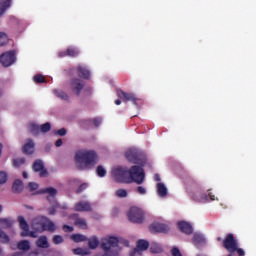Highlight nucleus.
<instances>
[{
  "instance_id": "nucleus-1",
  "label": "nucleus",
  "mask_w": 256,
  "mask_h": 256,
  "mask_svg": "<svg viewBox=\"0 0 256 256\" xmlns=\"http://www.w3.org/2000/svg\"><path fill=\"white\" fill-rule=\"evenodd\" d=\"M74 159L79 171H87L95 167L97 163V152L94 150H78Z\"/></svg>"
},
{
  "instance_id": "nucleus-2",
  "label": "nucleus",
  "mask_w": 256,
  "mask_h": 256,
  "mask_svg": "<svg viewBox=\"0 0 256 256\" xmlns=\"http://www.w3.org/2000/svg\"><path fill=\"white\" fill-rule=\"evenodd\" d=\"M31 227L33 231H36L37 233H45V231L55 233V231H57L55 222L51 221V219L46 216H37L34 218L32 220Z\"/></svg>"
},
{
  "instance_id": "nucleus-3",
  "label": "nucleus",
  "mask_w": 256,
  "mask_h": 256,
  "mask_svg": "<svg viewBox=\"0 0 256 256\" xmlns=\"http://www.w3.org/2000/svg\"><path fill=\"white\" fill-rule=\"evenodd\" d=\"M130 183H136L137 185H143L145 181V170L141 166H132L129 169Z\"/></svg>"
},
{
  "instance_id": "nucleus-4",
  "label": "nucleus",
  "mask_w": 256,
  "mask_h": 256,
  "mask_svg": "<svg viewBox=\"0 0 256 256\" xmlns=\"http://www.w3.org/2000/svg\"><path fill=\"white\" fill-rule=\"evenodd\" d=\"M112 176L117 183H131L129 169L127 167L114 168L112 170Z\"/></svg>"
},
{
  "instance_id": "nucleus-5",
  "label": "nucleus",
  "mask_w": 256,
  "mask_h": 256,
  "mask_svg": "<svg viewBox=\"0 0 256 256\" xmlns=\"http://www.w3.org/2000/svg\"><path fill=\"white\" fill-rule=\"evenodd\" d=\"M128 219L131 223H143L145 213H143V210L138 207H132L128 212Z\"/></svg>"
},
{
  "instance_id": "nucleus-6",
  "label": "nucleus",
  "mask_w": 256,
  "mask_h": 256,
  "mask_svg": "<svg viewBox=\"0 0 256 256\" xmlns=\"http://www.w3.org/2000/svg\"><path fill=\"white\" fill-rule=\"evenodd\" d=\"M18 222L20 225V229H22L21 237H32L33 239H37V231H30L29 230V224L27 223V220H25V217L19 216Z\"/></svg>"
},
{
  "instance_id": "nucleus-7",
  "label": "nucleus",
  "mask_w": 256,
  "mask_h": 256,
  "mask_svg": "<svg viewBox=\"0 0 256 256\" xmlns=\"http://www.w3.org/2000/svg\"><path fill=\"white\" fill-rule=\"evenodd\" d=\"M125 157L127 161H129V163H133L134 165H143V163H145V161H143V156L141 155V152L137 150H127L125 152Z\"/></svg>"
},
{
  "instance_id": "nucleus-8",
  "label": "nucleus",
  "mask_w": 256,
  "mask_h": 256,
  "mask_svg": "<svg viewBox=\"0 0 256 256\" xmlns=\"http://www.w3.org/2000/svg\"><path fill=\"white\" fill-rule=\"evenodd\" d=\"M16 61L17 53L15 52V50H10L0 56V63L3 65V67H11V65H13V63H15Z\"/></svg>"
},
{
  "instance_id": "nucleus-9",
  "label": "nucleus",
  "mask_w": 256,
  "mask_h": 256,
  "mask_svg": "<svg viewBox=\"0 0 256 256\" xmlns=\"http://www.w3.org/2000/svg\"><path fill=\"white\" fill-rule=\"evenodd\" d=\"M85 88V82L79 78H72L70 81V91L77 97L81 95V91Z\"/></svg>"
},
{
  "instance_id": "nucleus-10",
  "label": "nucleus",
  "mask_w": 256,
  "mask_h": 256,
  "mask_svg": "<svg viewBox=\"0 0 256 256\" xmlns=\"http://www.w3.org/2000/svg\"><path fill=\"white\" fill-rule=\"evenodd\" d=\"M116 94H117V97L119 99H123V101H125V102L132 101V103L136 107H139V104L137 103V101H139V99L137 98V96H135V94H133V93H126L125 91H123L121 89H117L116 90Z\"/></svg>"
},
{
  "instance_id": "nucleus-11",
  "label": "nucleus",
  "mask_w": 256,
  "mask_h": 256,
  "mask_svg": "<svg viewBox=\"0 0 256 256\" xmlns=\"http://www.w3.org/2000/svg\"><path fill=\"white\" fill-rule=\"evenodd\" d=\"M192 199L194 201H197L198 203H203V201H215V195L213 193H209L208 195L206 193H203L201 190H198L192 194Z\"/></svg>"
},
{
  "instance_id": "nucleus-12",
  "label": "nucleus",
  "mask_w": 256,
  "mask_h": 256,
  "mask_svg": "<svg viewBox=\"0 0 256 256\" xmlns=\"http://www.w3.org/2000/svg\"><path fill=\"white\" fill-rule=\"evenodd\" d=\"M74 211H78L79 213H89L93 211L91 207V203L89 201H80L75 204Z\"/></svg>"
},
{
  "instance_id": "nucleus-13",
  "label": "nucleus",
  "mask_w": 256,
  "mask_h": 256,
  "mask_svg": "<svg viewBox=\"0 0 256 256\" xmlns=\"http://www.w3.org/2000/svg\"><path fill=\"white\" fill-rule=\"evenodd\" d=\"M150 233H167L169 231V226L167 224L155 222L149 227Z\"/></svg>"
},
{
  "instance_id": "nucleus-14",
  "label": "nucleus",
  "mask_w": 256,
  "mask_h": 256,
  "mask_svg": "<svg viewBox=\"0 0 256 256\" xmlns=\"http://www.w3.org/2000/svg\"><path fill=\"white\" fill-rule=\"evenodd\" d=\"M149 249V241L140 239L137 241L136 248L132 252V256L141 255L142 251H147Z\"/></svg>"
},
{
  "instance_id": "nucleus-15",
  "label": "nucleus",
  "mask_w": 256,
  "mask_h": 256,
  "mask_svg": "<svg viewBox=\"0 0 256 256\" xmlns=\"http://www.w3.org/2000/svg\"><path fill=\"white\" fill-rule=\"evenodd\" d=\"M177 226L179 231H181V233H184V235H192L193 226L191 225V223L187 221H180L177 223Z\"/></svg>"
},
{
  "instance_id": "nucleus-16",
  "label": "nucleus",
  "mask_w": 256,
  "mask_h": 256,
  "mask_svg": "<svg viewBox=\"0 0 256 256\" xmlns=\"http://www.w3.org/2000/svg\"><path fill=\"white\" fill-rule=\"evenodd\" d=\"M32 169L35 173H40V177H45V175H47V169H45V165L42 160H36L32 165Z\"/></svg>"
},
{
  "instance_id": "nucleus-17",
  "label": "nucleus",
  "mask_w": 256,
  "mask_h": 256,
  "mask_svg": "<svg viewBox=\"0 0 256 256\" xmlns=\"http://www.w3.org/2000/svg\"><path fill=\"white\" fill-rule=\"evenodd\" d=\"M192 243L199 249L200 247H203L206 243L207 240L205 239V236L201 233H195L192 238Z\"/></svg>"
},
{
  "instance_id": "nucleus-18",
  "label": "nucleus",
  "mask_w": 256,
  "mask_h": 256,
  "mask_svg": "<svg viewBox=\"0 0 256 256\" xmlns=\"http://www.w3.org/2000/svg\"><path fill=\"white\" fill-rule=\"evenodd\" d=\"M47 193V200L51 201V199H55V197H57V189L53 188V187H48V188H44V189H40L37 191V195H43Z\"/></svg>"
},
{
  "instance_id": "nucleus-19",
  "label": "nucleus",
  "mask_w": 256,
  "mask_h": 256,
  "mask_svg": "<svg viewBox=\"0 0 256 256\" xmlns=\"http://www.w3.org/2000/svg\"><path fill=\"white\" fill-rule=\"evenodd\" d=\"M77 73L81 79H86V80L91 79V72L89 71V69H87V67L79 65L77 67Z\"/></svg>"
},
{
  "instance_id": "nucleus-20",
  "label": "nucleus",
  "mask_w": 256,
  "mask_h": 256,
  "mask_svg": "<svg viewBox=\"0 0 256 256\" xmlns=\"http://www.w3.org/2000/svg\"><path fill=\"white\" fill-rule=\"evenodd\" d=\"M22 151L25 155H33L35 152V143L33 140H28V142L24 144Z\"/></svg>"
},
{
  "instance_id": "nucleus-21",
  "label": "nucleus",
  "mask_w": 256,
  "mask_h": 256,
  "mask_svg": "<svg viewBox=\"0 0 256 256\" xmlns=\"http://www.w3.org/2000/svg\"><path fill=\"white\" fill-rule=\"evenodd\" d=\"M36 245L40 249H49V241L47 240V236H40L36 241Z\"/></svg>"
},
{
  "instance_id": "nucleus-22",
  "label": "nucleus",
  "mask_w": 256,
  "mask_h": 256,
  "mask_svg": "<svg viewBox=\"0 0 256 256\" xmlns=\"http://www.w3.org/2000/svg\"><path fill=\"white\" fill-rule=\"evenodd\" d=\"M23 192V181L17 179L12 185V193H22Z\"/></svg>"
},
{
  "instance_id": "nucleus-23",
  "label": "nucleus",
  "mask_w": 256,
  "mask_h": 256,
  "mask_svg": "<svg viewBox=\"0 0 256 256\" xmlns=\"http://www.w3.org/2000/svg\"><path fill=\"white\" fill-rule=\"evenodd\" d=\"M17 249H19V251H29V249H31V244L29 243V240H21L20 242H18Z\"/></svg>"
},
{
  "instance_id": "nucleus-24",
  "label": "nucleus",
  "mask_w": 256,
  "mask_h": 256,
  "mask_svg": "<svg viewBox=\"0 0 256 256\" xmlns=\"http://www.w3.org/2000/svg\"><path fill=\"white\" fill-rule=\"evenodd\" d=\"M53 93L56 97H58V99H61L62 101H69V95L66 94L65 91L55 89V90H53Z\"/></svg>"
},
{
  "instance_id": "nucleus-25",
  "label": "nucleus",
  "mask_w": 256,
  "mask_h": 256,
  "mask_svg": "<svg viewBox=\"0 0 256 256\" xmlns=\"http://www.w3.org/2000/svg\"><path fill=\"white\" fill-rule=\"evenodd\" d=\"M0 225H2L3 229H11V227H13V219L0 218Z\"/></svg>"
},
{
  "instance_id": "nucleus-26",
  "label": "nucleus",
  "mask_w": 256,
  "mask_h": 256,
  "mask_svg": "<svg viewBox=\"0 0 256 256\" xmlns=\"http://www.w3.org/2000/svg\"><path fill=\"white\" fill-rule=\"evenodd\" d=\"M74 225L79 229H88L87 220H85L84 218L77 217L74 221Z\"/></svg>"
},
{
  "instance_id": "nucleus-27",
  "label": "nucleus",
  "mask_w": 256,
  "mask_h": 256,
  "mask_svg": "<svg viewBox=\"0 0 256 256\" xmlns=\"http://www.w3.org/2000/svg\"><path fill=\"white\" fill-rule=\"evenodd\" d=\"M157 192L160 197H167V187H165V184L158 183Z\"/></svg>"
},
{
  "instance_id": "nucleus-28",
  "label": "nucleus",
  "mask_w": 256,
  "mask_h": 256,
  "mask_svg": "<svg viewBox=\"0 0 256 256\" xmlns=\"http://www.w3.org/2000/svg\"><path fill=\"white\" fill-rule=\"evenodd\" d=\"M150 252L154 254L163 253V248L158 243L152 242L150 245Z\"/></svg>"
},
{
  "instance_id": "nucleus-29",
  "label": "nucleus",
  "mask_w": 256,
  "mask_h": 256,
  "mask_svg": "<svg viewBox=\"0 0 256 256\" xmlns=\"http://www.w3.org/2000/svg\"><path fill=\"white\" fill-rule=\"evenodd\" d=\"M88 246L89 249H95L96 247H99V239L96 236L91 237L88 239Z\"/></svg>"
},
{
  "instance_id": "nucleus-30",
  "label": "nucleus",
  "mask_w": 256,
  "mask_h": 256,
  "mask_svg": "<svg viewBox=\"0 0 256 256\" xmlns=\"http://www.w3.org/2000/svg\"><path fill=\"white\" fill-rule=\"evenodd\" d=\"M68 57H79V48L70 46L67 48Z\"/></svg>"
},
{
  "instance_id": "nucleus-31",
  "label": "nucleus",
  "mask_w": 256,
  "mask_h": 256,
  "mask_svg": "<svg viewBox=\"0 0 256 256\" xmlns=\"http://www.w3.org/2000/svg\"><path fill=\"white\" fill-rule=\"evenodd\" d=\"M71 239H73L75 243H81L83 241H88L87 236H85L83 234H73L71 236Z\"/></svg>"
},
{
  "instance_id": "nucleus-32",
  "label": "nucleus",
  "mask_w": 256,
  "mask_h": 256,
  "mask_svg": "<svg viewBox=\"0 0 256 256\" xmlns=\"http://www.w3.org/2000/svg\"><path fill=\"white\" fill-rule=\"evenodd\" d=\"M9 43V36L5 32H0V47H4Z\"/></svg>"
},
{
  "instance_id": "nucleus-33",
  "label": "nucleus",
  "mask_w": 256,
  "mask_h": 256,
  "mask_svg": "<svg viewBox=\"0 0 256 256\" xmlns=\"http://www.w3.org/2000/svg\"><path fill=\"white\" fill-rule=\"evenodd\" d=\"M9 7H11V0H6L3 4H0V17L7 11V9H9Z\"/></svg>"
},
{
  "instance_id": "nucleus-34",
  "label": "nucleus",
  "mask_w": 256,
  "mask_h": 256,
  "mask_svg": "<svg viewBox=\"0 0 256 256\" xmlns=\"http://www.w3.org/2000/svg\"><path fill=\"white\" fill-rule=\"evenodd\" d=\"M29 131L32 135H39V133H41V128L37 124H30Z\"/></svg>"
},
{
  "instance_id": "nucleus-35",
  "label": "nucleus",
  "mask_w": 256,
  "mask_h": 256,
  "mask_svg": "<svg viewBox=\"0 0 256 256\" xmlns=\"http://www.w3.org/2000/svg\"><path fill=\"white\" fill-rule=\"evenodd\" d=\"M72 251H73L74 255H81V256L89 255V251H87L83 248H75Z\"/></svg>"
},
{
  "instance_id": "nucleus-36",
  "label": "nucleus",
  "mask_w": 256,
  "mask_h": 256,
  "mask_svg": "<svg viewBox=\"0 0 256 256\" xmlns=\"http://www.w3.org/2000/svg\"><path fill=\"white\" fill-rule=\"evenodd\" d=\"M9 235L0 229V242L1 243H9Z\"/></svg>"
},
{
  "instance_id": "nucleus-37",
  "label": "nucleus",
  "mask_w": 256,
  "mask_h": 256,
  "mask_svg": "<svg viewBox=\"0 0 256 256\" xmlns=\"http://www.w3.org/2000/svg\"><path fill=\"white\" fill-rule=\"evenodd\" d=\"M41 133H49L51 131V123L46 122L40 126Z\"/></svg>"
},
{
  "instance_id": "nucleus-38",
  "label": "nucleus",
  "mask_w": 256,
  "mask_h": 256,
  "mask_svg": "<svg viewBox=\"0 0 256 256\" xmlns=\"http://www.w3.org/2000/svg\"><path fill=\"white\" fill-rule=\"evenodd\" d=\"M25 158H15L13 160V165L14 167H21V165H25Z\"/></svg>"
},
{
  "instance_id": "nucleus-39",
  "label": "nucleus",
  "mask_w": 256,
  "mask_h": 256,
  "mask_svg": "<svg viewBox=\"0 0 256 256\" xmlns=\"http://www.w3.org/2000/svg\"><path fill=\"white\" fill-rule=\"evenodd\" d=\"M33 81L34 83H45L46 80H45V76L44 75H41V74H37L33 77Z\"/></svg>"
},
{
  "instance_id": "nucleus-40",
  "label": "nucleus",
  "mask_w": 256,
  "mask_h": 256,
  "mask_svg": "<svg viewBox=\"0 0 256 256\" xmlns=\"http://www.w3.org/2000/svg\"><path fill=\"white\" fill-rule=\"evenodd\" d=\"M96 173L98 177H105L107 175V170H105L103 166H98L96 169Z\"/></svg>"
},
{
  "instance_id": "nucleus-41",
  "label": "nucleus",
  "mask_w": 256,
  "mask_h": 256,
  "mask_svg": "<svg viewBox=\"0 0 256 256\" xmlns=\"http://www.w3.org/2000/svg\"><path fill=\"white\" fill-rule=\"evenodd\" d=\"M54 245H61V243H63V236L61 235H55L52 239Z\"/></svg>"
},
{
  "instance_id": "nucleus-42",
  "label": "nucleus",
  "mask_w": 256,
  "mask_h": 256,
  "mask_svg": "<svg viewBox=\"0 0 256 256\" xmlns=\"http://www.w3.org/2000/svg\"><path fill=\"white\" fill-rule=\"evenodd\" d=\"M170 253L172 256H183V254L181 253V250H179L177 246L172 247Z\"/></svg>"
},
{
  "instance_id": "nucleus-43",
  "label": "nucleus",
  "mask_w": 256,
  "mask_h": 256,
  "mask_svg": "<svg viewBox=\"0 0 256 256\" xmlns=\"http://www.w3.org/2000/svg\"><path fill=\"white\" fill-rule=\"evenodd\" d=\"M116 196H117V197H120V198H125V197H127V190H125V189H118V190L116 191Z\"/></svg>"
},
{
  "instance_id": "nucleus-44",
  "label": "nucleus",
  "mask_w": 256,
  "mask_h": 256,
  "mask_svg": "<svg viewBox=\"0 0 256 256\" xmlns=\"http://www.w3.org/2000/svg\"><path fill=\"white\" fill-rule=\"evenodd\" d=\"M7 183V173L0 172V185Z\"/></svg>"
},
{
  "instance_id": "nucleus-45",
  "label": "nucleus",
  "mask_w": 256,
  "mask_h": 256,
  "mask_svg": "<svg viewBox=\"0 0 256 256\" xmlns=\"http://www.w3.org/2000/svg\"><path fill=\"white\" fill-rule=\"evenodd\" d=\"M28 187H29L30 191H37L39 189V184H37L35 182H30L28 184Z\"/></svg>"
},
{
  "instance_id": "nucleus-46",
  "label": "nucleus",
  "mask_w": 256,
  "mask_h": 256,
  "mask_svg": "<svg viewBox=\"0 0 256 256\" xmlns=\"http://www.w3.org/2000/svg\"><path fill=\"white\" fill-rule=\"evenodd\" d=\"M88 185L87 183H83L81 184L78 189L76 190V193L79 194V193H83V191H85V189H87Z\"/></svg>"
},
{
  "instance_id": "nucleus-47",
  "label": "nucleus",
  "mask_w": 256,
  "mask_h": 256,
  "mask_svg": "<svg viewBox=\"0 0 256 256\" xmlns=\"http://www.w3.org/2000/svg\"><path fill=\"white\" fill-rule=\"evenodd\" d=\"M63 231L65 233H73V226H69L67 224H65L63 227H62Z\"/></svg>"
},
{
  "instance_id": "nucleus-48",
  "label": "nucleus",
  "mask_w": 256,
  "mask_h": 256,
  "mask_svg": "<svg viewBox=\"0 0 256 256\" xmlns=\"http://www.w3.org/2000/svg\"><path fill=\"white\" fill-rule=\"evenodd\" d=\"M56 135H59L60 137H65V135H67V130L65 128H61L56 132Z\"/></svg>"
},
{
  "instance_id": "nucleus-49",
  "label": "nucleus",
  "mask_w": 256,
  "mask_h": 256,
  "mask_svg": "<svg viewBox=\"0 0 256 256\" xmlns=\"http://www.w3.org/2000/svg\"><path fill=\"white\" fill-rule=\"evenodd\" d=\"M137 193H139V195H145L147 193V189H145L143 186H138Z\"/></svg>"
},
{
  "instance_id": "nucleus-50",
  "label": "nucleus",
  "mask_w": 256,
  "mask_h": 256,
  "mask_svg": "<svg viewBox=\"0 0 256 256\" xmlns=\"http://www.w3.org/2000/svg\"><path fill=\"white\" fill-rule=\"evenodd\" d=\"M49 215H55L57 213V205L52 206L48 209Z\"/></svg>"
},
{
  "instance_id": "nucleus-51",
  "label": "nucleus",
  "mask_w": 256,
  "mask_h": 256,
  "mask_svg": "<svg viewBox=\"0 0 256 256\" xmlns=\"http://www.w3.org/2000/svg\"><path fill=\"white\" fill-rule=\"evenodd\" d=\"M102 121L103 120L101 118L97 117V118L93 119V124L95 127H99V125H101Z\"/></svg>"
},
{
  "instance_id": "nucleus-52",
  "label": "nucleus",
  "mask_w": 256,
  "mask_h": 256,
  "mask_svg": "<svg viewBox=\"0 0 256 256\" xmlns=\"http://www.w3.org/2000/svg\"><path fill=\"white\" fill-rule=\"evenodd\" d=\"M59 57H69V53H67V49L66 51H61L58 53Z\"/></svg>"
},
{
  "instance_id": "nucleus-53",
  "label": "nucleus",
  "mask_w": 256,
  "mask_h": 256,
  "mask_svg": "<svg viewBox=\"0 0 256 256\" xmlns=\"http://www.w3.org/2000/svg\"><path fill=\"white\" fill-rule=\"evenodd\" d=\"M61 145H63V140H62V139H58V140L55 142V146H56V147H61Z\"/></svg>"
},
{
  "instance_id": "nucleus-54",
  "label": "nucleus",
  "mask_w": 256,
  "mask_h": 256,
  "mask_svg": "<svg viewBox=\"0 0 256 256\" xmlns=\"http://www.w3.org/2000/svg\"><path fill=\"white\" fill-rule=\"evenodd\" d=\"M154 179L155 181H161V176L159 174H155Z\"/></svg>"
},
{
  "instance_id": "nucleus-55",
  "label": "nucleus",
  "mask_w": 256,
  "mask_h": 256,
  "mask_svg": "<svg viewBox=\"0 0 256 256\" xmlns=\"http://www.w3.org/2000/svg\"><path fill=\"white\" fill-rule=\"evenodd\" d=\"M22 177H23L24 179H27V177H29V175L27 174L26 171H24V172L22 173Z\"/></svg>"
},
{
  "instance_id": "nucleus-56",
  "label": "nucleus",
  "mask_w": 256,
  "mask_h": 256,
  "mask_svg": "<svg viewBox=\"0 0 256 256\" xmlns=\"http://www.w3.org/2000/svg\"><path fill=\"white\" fill-rule=\"evenodd\" d=\"M115 105H121V99L115 100Z\"/></svg>"
},
{
  "instance_id": "nucleus-57",
  "label": "nucleus",
  "mask_w": 256,
  "mask_h": 256,
  "mask_svg": "<svg viewBox=\"0 0 256 256\" xmlns=\"http://www.w3.org/2000/svg\"><path fill=\"white\" fill-rule=\"evenodd\" d=\"M7 0H0V5H3V3Z\"/></svg>"
},
{
  "instance_id": "nucleus-58",
  "label": "nucleus",
  "mask_w": 256,
  "mask_h": 256,
  "mask_svg": "<svg viewBox=\"0 0 256 256\" xmlns=\"http://www.w3.org/2000/svg\"><path fill=\"white\" fill-rule=\"evenodd\" d=\"M3 211V206L0 204V213Z\"/></svg>"
},
{
  "instance_id": "nucleus-59",
  "label": "nucleus",
  "mask_w": 256,
  "mask_h": 256,
  "mask_svg": "<svg viewBox=\"0 0 256 256\" xmlns=\"http://www.w3.org/2000/svg\"><path fill=\"white\" fill-rule=\"evenodd\" d=\"M217 241H223V239L221 237H218Z\"/></svg>"
},
{
  "instance_id": "nucleus-60",
  "label": "nucleus",
  "mask_w": 256,
  "mask_h": 256,
  "mask_svg": "<svg viewBox=\"0 0 256 256\" xmlns=\"http://www.w3.org/2000/svg\"><path fill=\"white\" fill-rule=\"evenodd\" d=\"M125 245L128 247L129 246V241H125Z\"/></svg>"
},
{
  "instance_id": "nucleus-61",
  "label": "nucleus",
  "mask_w": 256,
  "mask_h": 256,
  "mask_svg": "<svg viewBox=\"0 0 256 256\" xmlns=\"http://www.w3.org/2000/svg\"><path fill=\"white\" fill-rule=\"evenodd\" d=\"M28 209H33V207H31V206H26Z\"/></svg>"
},
{
  "instance_id": "nucleus-62",
  "label": "nucleus",
  "mask_w": 256,
  "mask_h": 256,
  "mask_svg": "<svg viewBox=\"0 0 256 256\" xmlns=\"http://www.w3.org/2000/svg\"><path fill=\"white\" fill-rule=\"evenodd\" d=\"M3 95V91L0 90V96Z\"/></svg>"
},
{
  "instance_id": "nucleus-63",
  "label": "nucleus",
  "mask_w": 256,
  "mask_h": 256,
  "mask_svg": "<svg viewBox=\"0 0 256 256\" xmlns=\"http://www.w3.org/2000/svg\"><path fill=\"white\" fill-rule=\"evenodd\" d=\"M74 216H75V217H77V216H78V214H74Z\"/></svg>"
},
{
  "instance_id": "nucleus-64",
  "label": "nucleus",
  "mask_w": 256,
  "mask_h": 256,
  "mask_svg": "<svg viewBox=\"0 0 256 256\" xmlns=\"http://www.w3.org/2000/svg\"><path fill=\"white\" fill-rule=\"evenodd\" d=\"M0 255H1V249H0Z\"/></svg>"
}]
</instances>
